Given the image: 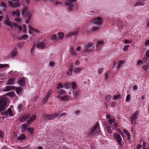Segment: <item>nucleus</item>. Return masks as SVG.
<instances>
[{
  "label": "nucleus",
  "mask_w": 149,
  "mask_h": 149,
  "mask_svg": "<svg viewBox=\"0 0 149 149\" xmlns=\"http://www.w3.org/2000/svg\"><path fill=\"white\" fill-rule=\"evenodd\" d=\"M100 131L99 123L97 122L94 126L91 128L89 130L87 134L88 136L90 137H93L95 135H98Z\"/></svg>",
  "instance_id": "f257e3e1"
},
{
  "label": "nucleus",
  "mask_w": 149,
  "mask_h": 149,
  "mask_svg": "<svg viewBox=\"0 0 149 149\" xmlns=\"http://www.w3.org/2000/svg\"><path fill=\"white\" fill-rule=\"evenodd\" d=\"M6 109V106L0 105V113H1V116H3L4 115H7L8 113H9L10 116H12L13 115V113L11 109L10 108H8L7 110L5 112H2L4 111Z\"/></svg>",
  "instance_id": "f03ea898"
},
{
  "label": "nucleus",
  "mask_w": 149,
  "mask_h": 149,
  "mask_svg": "<svg viewBox=\"0 0 149 149\" xmlns=\"http://www.w3.org/2000/svg\"><path fill=\"white\" fill-rule=\"evenodd\" d=\"M139 114V111H136L131 116L130 118V121L131 124H135L136 122V119L137 118Z\"/></svg>",
  "instance_id": "7ed1b4c3"
},
{
  "label": "nucleus",
  "mask_w": 149,
  "mask_h": 149,
  "mask_svg": "<svg viewBox=\"0 0 149 149\" xmlns=\"http://www.w3.org/2000/svg\"><path fill=\"white\" fill-rule=\"evenodd\" d=\"M93 45V43L88 42L87 45L83 49L84 52H86L91 51V49L92 48Z\"/></svg>",
  "instance_id": "20e7f679"
},
{
  "label": "nucleus",
  "mask_w": 149,
  "mask_h": 149,
  "mask_svg": "<svg viewBox=\"0 0 149 149\" xmlns=\"http://www.w3.org/2000/svg\"><path fill=\"white\" fill-rule=\"evenodd\" d=\"M113 135L114 138L117 140V142L120 146H122L121 143L122 139L120 135L118 134H116L115 133H114Z\"/></svg>",
  "instance_id": "39448f33"
},
{
  "label": "nucleus",
  "mask_w": 149,
  "mask_h": 149,
  "mask_svg": "<svg viewBox=\"0 0 149 149\" xmlns=\"http://www.w3.org/2000/svg\"><path fill=\"white\" fill-rule=\"evenodd\" d=\"M91 22H93L94 24L98 26L102 24L101 18L99 17L92 20Z\"/></svg>",
  "instance_id": "423d86ee"
},
{
  "label": "nucleus",
  "mask_w": 149,
  "mask_h": 149,
  "mask_svg": "<svg viewBox=\"0 0 149 149\" xmlns=\"http://www.w3.org/2000/svg\"><path fill=\"white\" fill-rule=\"evenodd\" d=\"M7 99L5 96H2L0 97V105L6 106L7 103Z\"/></svg>",
  "instance_id": "0eeeda50"
},
{
  "label": "nucleus",
  "mask_w": 149,
  "mask_h": 149,
  "mask_svg": "<svg viewBox=\"0 0 149 149\" xmlns=\"http://www.w3.org/2000/svg\"><path fill=\"white\" fill-rule=\"evenodd\" d=\"M17 82L21 86H24L25 85V80L24 78H21L18 79Z\"/></svg>",
  "instance_id": "6e6552de"
},
{
  "label": "nucleus",
  "mask_w": 149,
  "mask_h": 149,
  "mask_svg": "<svg viewBox=\"0 0 149 149\" xmlns=\"http://www.w3.org/2000/svg\"><path fill=\"white\" fill-rule=\"evenodd\" d=\"M4 23L6 24L7 26H10L11 28H13V24L8 18L7 19L4 21Z\"/></svg>",
  "instance_id": "1a4fd4ad"
},
{
  "label": "nucleus",
  "mask_w": 149,
  "mask_h": 149,
  "mask_svg": "<svg viewBox=\"0 0 149 149\" xmlns=\"http://www.w3.org/2000/svg\"><path fill=\"white\" fill-rule=\"evenodd\" d=\"M77 31H73L67 33L65 36L68 38H69L70 36H76L77 35Z\"/></svg>",
  "instance_id": "9d476101"
},
{
  "label": "nucleus",
  "mask_w": 149,
  "mask_h": 149,
  "mask_svg": "<svg viewBox=\"0 0 149 149\" xmlns=\"http://www.w3.org/2000/svg\"><path fill=\"white\" fill-rule=\"evenodd\" d=\"M15 87L13 86H8L5 87V88L3 89V91H8L11 90H14Z\"/></svg>",
  "instance_id": "9b49d317"
},
{
  "label": "nucleus",
  "mask_w": 149,
  "mask_h": 149,
  "mask_svg": "<svg viewBox=\"0 0 149 149\" xmlns=\"http://www.w3.org/2000/svg\"><path fill=\"white\" fill-rule=\"evenodd\" d=\"M36 46L38 48L43 49L45 47V44L44 42H39L37 44Z\"/></svg>",
  "instance_id": "f8f14e48"
},
{
  "label": "nucleus",
  "mask_w": 149,
  "mask_h": 149,
  "mask_svg": "<svg viewBox=\"0 0 149 149\" xmlns=\"http://www.w3.org/2000/svg\"><path fill=\"white\" fill-rule=\"evenodd\" d=\"M12 15L13 16H16L17 17H19L20 15V11L18 10L13 11Z\"/></svg>",
  "instance_id": "ddd939ff"
},
{
  "label": "nucleus",
  "mask_w": 149,
  "mask_h": 149,
  "mask_svg": "<svg viewBox=\"0 0 149 149\" xmlns=\"http://www.w3.org/2000/svg\"><path fill=\"white\" fill-rule=\"evenodd\" d=\"M18 52V51L16 50H13L10 52V56L11 58H13L15 56H17V54Z\"/></svg>",
  "instance_id": "4468645a"
},
{
  "label": "nucleus",
  "mask_w": 149,
  "mask_h": 149,
  "mask_svg": "<svg viewBox=\"0 0 149 149\" xmlns=\"http://www.w3.org/2000/svg\"><path fill=\"white\" fill-rule=\"evenodd\" d=\"M9 3L10 4L11 7H12L15 8L20 6L19 4L18 3L15 2L12 3V2L11 1H9Z\"/></svg>",
  "instance_id": "2eb2a0df"
},
{
  "label": "nucleus",
  "mask_w": 149,
  "mask_h": 149,
  "mask_svg": "<svg viewBox=\"0 0 149 149\" xmlns=\"http://www.w3.org/2000/svg\"><path fill=\"white\" fill-rule=\"evenodd\" d=\"M30 114H26L20 118V120L21 121L24 122L30 117Z\"/></svg>",
  "instance_id": "dca6fc26"
},
{
  "label": "nucleus",
  "mask_w": 149,
  "mask_h": 149,
  "mask_svg": "<svg viewBox=\"0 0 149 149\" xmlns=\"http://www.w3.org/2000/svg\"><path fill=\"white\" fill-rule=\"evenodd\" d=\"M15 79L14 78H11L8 79L6 84L9 85H13L15 82Z\"/></svg>",
  "instance_id": "f3484780"
},
{
  "label": "nucleus",
  "mask_w": 149,
  "mask_h": 149,
  "mask_svg": "<svg viewBox=\"0 0 149 149\" xmlns=\"http://www.w3.org/2000/svg\"><path fill=\"white\" fill-rule=\"evenodd\" d=\"M145 3L143 2L141 0H139L137 1L135 4L134 6L136 7L139 6H143L144 5Z\"/></svg>",
  "instance_id": "a211bd4d"
},
{
  "label": "nucleus",
  "mask_w": 149,
  "mask_h": 149,
  "mask_svg": "<svg viewBox=\"0 0 149 149\" xmlns=\"http://www.w3.org/2000/svg\"><path fill=\"white\" fill-rule=\"evenodd\" d=\"M36 116L35 115H33L31 117L30 119L29 120H27V123L29 124H30V123L33 121L36 118Z\"/></svg>",
  "instance_id": "6ab92c4d"
},
{
  "label": "nucleus",
  "mask_w": 149,
  "mask_h": 149,
  "mask_svg": "<svg viewBox=\"0 0 149 149\" xmlns=\"http://www.w3.org/2000/svg\"><path fill=\"white\" fill-rule=\"evenodd\" d=\"M104 45V41L103 40L98 41L97 43L96 44V47L98 49H100V45Z\"/></svg>",
  "instance_id": "aec40b11"
},
{
  "label": "nucleus",
  "mask_w": 149,
  "mask_h": 149,
  "mask_svg": "<svg viewBox=\"0 0 149 149\" xmlns=\"http://www.w3.org/2000/svg\"><path fill=\"white\" fill-rule=\"evenodd\" d=\"M65 5L69 6L70 7L69 8V10H72V8L73 6L72 3H71L70 2H65Z\"/></svg>",
  "instance_id": "412c9836"
},
{
  "label": "nucleus",
  "mask_w": 149,
  "mask_h": 149,
  "mask_svg": "<svg viewBox=\"0 0 149 149\" xmlns=\"http://www.w3.org/2000/svg\"><path fill=\"white\" fill-rule=\"evenodd\" d=\"M51 39L54 42H56L58 40V38L57 37L56 35L53 34L51 36Z\"/></svg>",
  "instance_id": "4be33fe9"
},
{
  "label": "nucleus",
  "mask_w": 149,
  "mask_h": 149,
  "mask_svg": "<svg viewBox=\"0 0 149 149\" xmlns=\"http://www.w3.org/2000/svg\"><path fill=\"white\" fill-rule=\"evenodd\" d=\"M26 17L28 18V19L26 21V22L27 23H28L30 22V20L31 19L32 15L31 13H28L26 14Z\"/></svg>",
  "instance_id": "5701e85b"
},
{
  "label": "nucleus",
  "mask_w": 149,
  "mask_h": 149,
  "mask_svg": "<svg viewBox=\"0 0 149 149\" xmlns=\"http://www.w3.org/2000/svg\"><path fill=\"white\" fill-rule=\"evenodd\" d=\"M57 35L58 36V39L60 40H62L64 34L61 32H60L57 33Z\"/></svg>",
  "instance_id": "b1692460"
},
{
  "label": "nucleus",
  "mask_w": 149,
  "mask_h": 149,
  "mask_svg": "<svg viewBox=\"0 0 149 149\" xmlns=\"http://www.w3.org/2000/svg\"><path fill=\"white\" fill-rule=\"evenodd\" d=\"M124 63V62L123 61H119L118 62V65L117 67V69H119V68L121 67L122 64Z\"/></svg>",
  "instance_id": "393cba45"
},
{
  "label": "nucleus",
  "mask_w": 149,
  "mask_h": 149,
  "mask_svg": "<svg viewBox=\"0 0 149 149\" xmlns=\"http://www.w3.org/2000/svg\"><path fill=\"white\" fill-rule=\"evenodd\" d=\"M28 7L27 6H25L22 10V15H24L27 11Z\"/></svg>",
  "instance_id": "a878e982"
},
{
  "label": "nucleus",
  "mask_w": 149,
  "mask_h": 149,
  "mask_svg": "<svg viewBox=\"0 0 149 149\" xmlns=\"http://www.w3.org/2000/svg\"><path fill=\"white\" fill-rule=\"evenodd\" d=\"M15 93L14 91H11L6 94V95H8L10 97H13L15 95Z\"/></svg>",
  "instance_id": "bb28decb"
},
{
  "label": "nucleus",
  "mask_w": 149,
  "mask_h": 149,
  "mask_svg": "<svg viewBox=\"0 0 149 149\" xmlns=\"http://www.w3.org/2000/svg\"><path fill=\"white\" fill-rule=\"evenodd\" d=\"M68 97L67 96H64L63 97H60V99L63 101H66L68 100Z\"/></svg>",
  "instance_id": "cd10ccee"
},
{
  "label": "nucleus",
  "mask_w": 149,
  "mask_h": 149,
  "mask_svg": "<svg viewBox=\"0 0 149 149\" xmlns=\"http://www.w3.org/2000/svg\"><path fill=\"white\" fill-rule=\"evenodd\" d=\"M13 26L15 27V28L16 29L18 28L19 30H21L22 27L20 26L17 25L15 23H13Z\"/></svg>",
  "instance_id": "c85d7f7f"
},
{
  "label": "nucleus",
  "mask_w": 149,
  "mask_h": 149,
  "mask_svg": "<svg viewBox=\"0 0 149 149\" xmlns=\"http://www.w3.org/2000/svg\"><path fill=\"white\" fill-rule=\"evenodd\" d=\"M26 137L24 134L21 135L18 137L17 139L19 140H22L24 139Z\"/></svg>",
  "instance_id": "c756f323"
},
{
  "label": "nucleus",
  "mask_w": 149,
  "mask_h": 149,
  "mask_svg": "<svg viewBox=\"0 0 149 149\" xmlns=\"http://www.w3.org/2000/svg\"><path fill=\"white\" fill-rule=\"evenodd\" d=\"M21 88L20 86H19L18 87H15V89L14 90L16 91V92L17 94L19 93H20L21 91Z\"/></svg>",
  "instance_id": "7c9ffc66"
},
{
  "label": "nucleus",
  "mask_w": 149,
  "mask_h": 149,
  "mask_svg": "<svg viewBox=\"0 0 149 149\" xmlns=\"http://www.w3.org/2000/svg\"><path fill=\"white\" fill-rule=\"evenodd\" d=\"M82 70V68H76L74 69V71L75 73H78L80 72Z\"/></svg>",
  "instance_id": "2f4dec72"
},
{
  "label": "nucleus",
  "mask_w": 149,
  "mask_h": 149,
  "mask_svg": "<svg viewBox=\"0 0 149 149\" xmlns=\"http://www.w3.org/2000/svg\"><path fill=\"white\" fill-rule=\"evenodd\" d=\"M73 94L74 96V99H77L78 98L79 94L76 91H73Z\"/></svg>",
  "instance_id": "473e14b6"
},
{
  "label": "nucleus",
  "mask_w": 149,
  "mask_h": 149,
  "mask_svg": "<svg viewBox=\"0 0 149 149\" xmlns=\"http://www.w3.org/2000/svg\"><path fill=\"white\" fill-rule=\"evenodd\" d=\"M100 29L99 27L94 26L92 28V31L93 32H95L97 31V30Z\"/></svg>",
  "instance_id": "72a5a7b5"
},
{
  "label": "nucleus",
  "mask_w": 149,
  "mask_h": 149,
  "mask_svg": "<svg viewBox=\"0 0 149 149\" xmlns=\"http://www.w3.org/2000/svg\"><path fill=\"white\" fill-rule=\"evenodd\" d=\"M58 94H59V95L61 96L63 95V94L65 93V91L63 90H61L59 91H58Z\"/></svg>",
  "instance_id": "f704fd0d"
},
{
  "label": "nucleus",
  "mask_w": 149,
  "mask_h": 149,
  "mask_svg": "<svg viewBox=\"0 0 149 149\" xmlns=\"http://www.w3.org/2000/svg\"><path fill=\"white\" fill-rule=\"evenodd\" d=\"M24 42H21L17 44V46L19 48H21L24 44Z\"/></svg>",
  "instance_id": "c9c22d12"
},
{
  "label": "nucleus",
  "mask_w": 149,
  "mask_h": 149,
  "mask_svg": "<svg viewBox=\"0 0 149 149\" xmlns=\"http://www.w3.org/2000/svg\"><path fill=\"white\" fill-rule=\"evenodd\" d=\"M70 54L72 55H75L77 54L76 52L73 50L72 47L71 48L70 50Z\"/></svg>",
  "instance_id": "e433bc0d"
},
{
  "label": "nucleus",
  "mask_w": 149,
  "mask_h": 149,
  "mask_svg": "<svg viewBox=\"0 0 149 149\" xmlns=\"http://www.w3.org/2000/svg\"><path fill=\"white\" fill-rule=\"evenodd\" d=\"M120 97V94H118L117 95H114L113 97V100H116L117 99H119Z\"/></svg>",
  "instance_id": "4c0bfd02"
},
{
  "label": "nucleus",
  "mask_w": 149,
  "mask_h": 149,
  "mask_svg": "<svg viewBox=\"0 0 149 149\" xmlns=\"http://www.w3.org/2000/svg\"><path fill=\"white\" fill-rule=\"evenodd\" d=\"M44 118H45L46 120H50V115L48 114L46 115L45 114L44 116Z\"/></svg>",
  "instance_id": "58836bf2"
},
{
  "label": "nucleus",
  "mask_w": 149,
  "mask_h": 149,
  "mask_svg": "<svg viewBox=\"0 0 149 149\" xmlns=\"http://www.w3.org/2000/svg\"><path fill=\"white\" fill-rule=\"evenodd\" d=\"M148 64H146V65H144L143 66V68L146 71L148 69Z\"/></svg>",
  "instance_id": "ea45409f"
},
{
  "label": "nucleus",
  "mask_w": 149,
  "mask_h": 149,
  "mask_svg": "<svg viewBox=\"0 0 149 149\" xmlns=\"http://www.w3.org/2000/svg\"><path fill=\"white\" fill-rule=\"evenodd\" d=\"M111 97V95H108L105 97V99L107 101H108Z\"/></svg>",
  "instance_id": "a19ab883"
},
{
  "label": "nucleus",
  "mask_w": 149,
  "mask_h": 149,
  "mask_svg": "<svg viewBox=\"0 0 149 149\" xmlns=\"http://www.w3.org/2000/svg\"><path fill=\"white\" fill-rule=\"evenodd\" d=\"M27 130L31 134H32L33 132V128H31V127L28 128L27 129Z\"/></svg>",
  "instance_id": "79ce46f5"
},
{
  "label": "nucleus",
  "mask_w": 149,
  "mask_h": 149,
  "mask_svg": "<svg viewBox=\"0 0 149 149\" xmlns=\"http://www.w3.org/2000/svg\"><path fill=\"white\" fill-rule=\"evenodd\" d=\"M72 88L74 89H75L77 86L76 84L74 82H72Z\"/></svg>",
  "instance_id": "37998d69"
},
{
  "label": "nucleus",
  "mask_w": 149,
  "mask_h": 149,
  "mask_svg": "<svg viewBox=\"0 0 149 149\" xmlns=\"http://www.w3.org/2000/svg\"><path fill=\"white\" fill-rule=\"evenodd\" d=\"M73 70L72 69H70L67 72V74L68 75H70L72 74V72Z\"/></svg>",
  "instance_id": "c03bdc74"
},
{
  "label": "nucleus",
  "mask_w": 149,
  "mask_h": 149,
  "mask_svg": "<svg viewBox=\"0 0 149 149\" xmlns=\"http://www.w3.org/2000/svg\"><path fill=\"white\" fill-rule=\"evenodd\" d=\"M1 6L4 8H6V6L5 3L3 2H1L0 4Z\"/></svg>",
  "instance_id": "a18cd8bd"
},
{
  "label": "nucleus",
  "mask_w": 149,
  "mask_h": 149,
  "mask_svg": "<svg viewBox=\"0 0 149 149\" xmlns=\"http://www.w3.org/2000/svg\"><path fill=\"white\" fill-rule=\"evenodd\" d=\"M49 98L48 97L45 96V97L44 98L43 102L44 103H45L47 101V100L48 98Z\"/></svg>",
  "instance_id": "49530a36"
},
{
  "label": "nucleus",
  "mask_w": 149,
  "mask_h": 149,
  "mask_svg": "<svg viewBox=\"0 0 149 149\" xmlns=\"http://www.w3.org/2000/svg\"><path fill=\"white\" fill-rule=\"evenodd\" d=\"M8 65L6 64H0V68H3L5 67H6L8 66Z\"/></svg>",
  "instance_id": "de8ad7c7"
},
{
  "label": "nucleus",
  "mask_w": 149,
  "mask_h": 149,
  "mask_svg": "<svg viewBox=\"0 0 149 149\" xmlns=\"http://www.w3.org/2000/svg\"><path fill=\"white\" fill-rule=\"evenodd\" d=\"M29 32L30 34H31V31H33V29H34V28L32 27L31 26H29Z\"/></svg>",
  "instance_id": "09e8293b"
},
{
  "label": "nucleus",
  "mask_w": 149,
  "mask_h": 149,
  "mask_svg": "<svg viewBox=\"0 0 149 149\" xmlns=\"http://www.w3.org/2000/svg\"><path fill=\"white\" fill-rule=\"evenodd\" d=\"M144 61L147 64H149V60L146 58H144L143 59Z\"/></svg>",
  "instance_id": "8fccbe9b"
},
{
  "label": "nucleus",
  "mask_w": 149,
  "mask_h": 149,
  "mask_svg": "<svg viewBox=\"0 0 149 149\" xmlns=\"http://www.w3.org/2000/svg\"><path fill=\"white\" fill-rule=\"evenodd\" d=\"M123 132L125 133L128 136H130V133L128 132V131L125 129H124Z\"/></svg>",
  "instance_id": "3c124183"
},
{
  "label": "nucleus",
  "mask_w": 149,
  "mask_h": 149,
  "mask_svg": "<svg viewBox=\"0 0 149 149\" xmlns=\"http://www.w3.org/2000/svg\"><path fill=\"white\" fill-rule=\"evenodd\" d=\"M15 20L18 22V23H20V22H21V19L20 18H15Z\"/></svg>",
  "instance_id": "603ef678"
},
{
  "label": "nucleus",
  "mask_w": 149,
  "mask_h": 149,
  "mask_svg": "<svg viewBox=\"0 0 149 149\" xmlns=\"http://www.w3.org/2000/svg\"><path fill=\"white\" fill-rule=\"evenodd\" d=\"M131 96L130 95H128L126 97V100L127 102H128L130 100Z\"/></svg>",
  "instance_id": "864d4df0"
},
{
  "label": "nucleus",
  "mask_w": 149,
  "mask_h": 149,
  "mask_svg": "<svg viewBox=\"0 0 149 149\" xmlns=\"http://www.w3.org/2000/svg\"><path fill=\"white\" fill-rule=\"evenodd\" d=\"M52 93V91L51 90H49L48 92V93H47V95H46V96L47 97H49L50 96V95H51V93Z\"/></svg>",
  "instance_id": "5fc2aeb1"
},
{
  "label": "nucleus",
  "mask_w": 149,
  "mask_h": 149,
  "mask_svg": "<svg viewBox=\"0 0 149 149\" xmlns=\"http://www.w3.org/2000/svg\"><path fill=\"white\" fill-rule=\"evenodd\" d=\"M114 121V118H112L111 119L109 120L108 121L109 122V123L111 124Z\"/></svg>",
  "instance_id": "6e6d98bb"
},
{
  "label": "nucleus",
  "mask_w": 149,
  "mask_h": 149,
  "mask_svg": "<svg viewBox=\"0 0 149 149\" xmlns=\"http://www.w3.org/2000/svg\"><path fill=\"white\" fill-rule=\"evenodd\" d=\"M50 120H53L55 118V116L53 114L50 115Z\"/></svg>",
  "instance_id": "4d7b16f0"
},
{
  "label": "nucleus",
  "mask_w": 149,
  "mask_h": 149,
  "mask_svg": "<svg viewBox=\"0 0 149 149\" xmlns=\"http://www.w3.org/2000/svg\"><path fill=\"white\" fill-rule=\"evenodd\" d=\"M67 115V113L65 112L61 114L60 115L59 117L58 118H60L62 116H66Z\"/></svg>",
  "instance_id": "13d9d810"
},
{
  "label": "nucleus",
  "mask_w": 149,
  "mask_h": 149,
  "mask_svg": "<svg viewBox=\"0 0 149 149\" xmlns=\"http://www.w3.org/2000/svg\"><path fill=\"white\" fill-rule=\"evenodd\" d=\"M129 46L128 45H125L123 49V50L125 51H127L128 48L129 47Z\"/></svg>",
  "instance_id": "bf43d9fd"
},
{
  "label": "nucleus",
  "mask_w": 149,
  "mask_h": 149,
  "mask_svg": "<svg viewBox=\"0 0 149 149\" xmlns=\"http://www.w3.org/2000/svg\"><path fill=\"white\" fill-rule=\"evenodd\" d=\"M63 88V85L61 84H58L57 88L58 89H59L60 88Z\"/></svg>",
  "instance_id": "052dcab7"
},
{
  "label": "nucleus",
  "mask_w": 149,
  "mask_h": 149,
  "mask_svg": "<svg viewBox=\"0 0 149 149\" xmlns=\"http://www.w3.org/2000/svg\"><path fill=\"white\" fill-rule=\"evenodd\" d=\"M30 124H29L27 123V124L24 123L23 124L22 126H23L24 128H26L27 127L29 126Z\"/></svg>",
  "instance_id": "680f3d73"
},
{
  "label": "nucleus",
  "mask_w": 149,
  "mask_h": 149,
  "mask_svg": "<svg viewBox=\"0 0 149 149\" xmlns=\"http://www.w3.org/2000/svg\"><path fill=\"white\" fill-rule=\"evenodd\" d=\"M26 31V26L25 25H23V32L24 33H25Z\"/></svg>",
  "instance_id": "e2e57ef3"
},
{
  "label": "nucleus",
  "mask_w": 149,
  "mask_h": 149,
  "mask_svg": "<svg viewBox=\"0 0 149 149\" xmlns=\"http://www.w3.org/2000/svg\"><path fill=\"white\" fill-rule=\"evenodd\" d=\"M103 70V68H101L99 69L98 72L99 74H100L102 73Z\"/></svg>",
  "instance_id": "0e129e2a"
},
{
  "label": "nucleus",
  "mask_w": 149,
  "mask_h": 149,
  "mask_svg": "<svg viewBox=\"0 0 149 149\" xmlns=\"http://www.w3.org/2000/svg\"><path fill=\"white\" fill-rule=\"evenodd\" d=\"M107 131L108 133L109 134H110L111 133V130L109 127H107Z\"/></svg>",
  "instance_id": "69168bd1"
},
{
  "label": "nucleus",
  "mask_w": 149,
  "mask_h": 149,
  "mask_svg": "<svg viewBox=\"0 0 149 149\" xmlns=\"http://www.w3.org/2000/svg\"><path fill=\"white\" fill-rule=\"evenodd\" d=\"M146 56L149 58V50H147L146 53Z\"/></svg>",
  "instance_id": "338daca9"
},
{
  "label": "nucleus",
  "mask_w": 149,
  "mask_h": 149,
  "mask_svg": "<svg viewBox=\"0 0 149 149\" xmlns=\"http://www.w3.org/2000/svg\"><path fill=\"white\" fill-rule=\"evenodd\" d=\"M54 63L53 62H49V66L51 67L53 66L54 65Z\"/></svg>",
  "instance_id": "774afa93"
}]
</instances>
